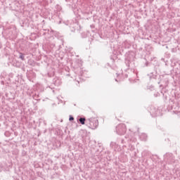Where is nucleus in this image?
Instances as JSON below:
<instances>
[{
    "instance_id": "obj_1",
    "label": "nucleus",
    "mask_w": 180,
    "mask_h": 180,
    "mask_svg": "<svg viewBox=\"0 0 180 180\" xmlns=\"http://www.w3.org/2000/svg\"><path fill=\"white\" fill-rule=\"evenodd\" d=\"M88 126L90 129H95L99 126V122L96 118H90L88 120Z\"/></svg>"
},
{
    "instance_id": "obj_2",
    "label": "nucleus",
    "mask_w": 180,
    "mask_h": 180,
    "mask_svg": "<svg viewBox=\"0 0 180 180\" xmlns=\"http://www.w3.org/2000/svg\"><path fill=\"white\" fill-rule=\"evenodd\" d=\"M79 122L81 124H85V118H79Z\"/></svg>"
},
{
    "instance_id": "obj_3",
    "label": "nucleus",
    "mask_w": 180,
    "mask_h": 180,
    "mask_svg": "<svg viewBox=\"0 0 180 180\" xmlns=\"http://www.w3.org/2000/svg\"><path fill=\"white\" fill-rule=\"evenodd\" d=\"M69 120H74V117H70V119H69Z\"/></svg>"
}]
</instances>
